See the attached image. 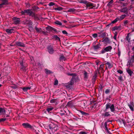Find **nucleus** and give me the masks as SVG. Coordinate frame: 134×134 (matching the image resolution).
<instances>
[{
	"mask_svg": "<svg viewBox=\"0 0 134 134\" xmlns=\"http://www.w3.org/2000/svg\"><path fill=\"white\" fill-rule=\"evenodd\" d=\"M80 3L83 4L84 5L86 6L87 8H89V9H97L98 7V4H97L96 5V4L89 2L85 0H82L80 1Z\"/></svg>",
	"mask_w": 134,
	"mask_h": 134,
	"instance_id": "1",
	"label": "nucleus"
},
{
	"mask_svg": "<svg viewBox=\"0 0 134 134\" xmlns=\"http://www.w3.org/2000/svg\"><path fill=\"white\" fill-rule=\"evenodd\" d=\"M109 108L110 109V110L111 112H113L115 110L114 106L113 104H107L106 105V107L105 110H107Z\"/></svg>",
	"mask_w": 134,
	"mask_h": 134,
	"instance_id": "2",
	"label": "nucleus"
},
{
	"mask_svg": "<svg viewBox=\"0 0 134 134\" xmlns=\"http://www.w3.org/2000/svg\"><path fill=\"white\" fill-rule=\"evenodd\" d=\"M21 13L22 15H25V13H26L30 15H32L33 14L32 12L30 9L24 10V11H21Z\"/></svg>",
	"mask_w": 134,
	"mask_h": 134,
	"instance_id": "3",
	"label": "nucleus"
},
{
	"mask_svg": "<svg viewBox=\"0 0 134 134\" xmlns=\"http://www.w3.org/2000/svg\"><path fill=\"white\" fill-rule=\"evenodd\" d=\"M13 20L14 24H19L20 22V19L16 17L13 18Z\"/></svg>",
	"mask_w": 134,
	"mask_h": 134,
	"instance_id": "4",
	"label": "nucleus"
},
{
	"mask_svg": "<svg viewBox=\"0 0 134 134\" xmlns=\"http://www.w3.org/2000/svg\"><path fill=\"white\" fill-rule=\"evenodd\" d=\"M106 67L109 69L111 68L113 66V64L112 63H110L109 62H107L105 64Z\"/></svg>",
	"mask_w": 134,
	"mask_h": 134,
	"instance_id": "5",
	"label": "nucleus"
},
{
	"mask_svg": "<svg viewBox=\"0 0 134 134\" xmlns=\"http://www.w3.org/2000/svg\"><path fill=\"white\" fill-rule=\"evenodd\" d=\"M48 50L49 53L50 54H53L54 51L53 48L51 46H49L48 47Z\"/></svg>",
	"mask_w": 134,
	"mask_h": 134,
	"instance_id": "6",
	"label": "nucleus"
},
{
	"mask_svg": "<svg viewBox=\"0 0 134 134\" xmlns=\"http://www.w3.org/2000/svg\"><path fill=\"white\" fill-rule=\"evenodd\" d=\"M128 106L129 107V108L131 110L133 111V107H134V104L132 102H130V104H129L128 105Z\"/></svg>",
	"mask_w": 134,
	"mask_h": 134,
	"instance_id": "7",
	"label": "nucleus"
},
{
	"mask_svg": "<svg viewBox=\"0 0 134 134\" xmlns=\"http://www.w3.org/2000/svg\"><path fill=\"white\" fill-rule=\"evenodd\" d=\"M127 8L126 7H125L120 10L119 11L123 13H127Z\"/></svg>",
	"mask_w": 134,
	"mask_h": 134,
	"instance_id": "8",
	"label": "nucleus"
},
{
	"mask_svg": "<svg viewBox=\"0 0 134 134\" xmlns=\"http://www.w3.org/2000/svg\"><path fill=\"white\" fill-rule=\"evenodd\" d=\"M22 125L25 128H31V126L28 123H23L22 124Z\"/></svg>",
	"mask_w": 134,
	"mask_h": 134,
	"instance_id": "9",
	"label": "nucleus"
},
{
	"mask_svg": "<svg viewBox=\"0 0 134 134\" xmlns=\"http://www.w3.org/2000/svg\"><path fill=\"white\" fill-rule=\"evenodd\" d=\"M16 45L19 46L21 47H24L25 46L24 44L22 43L19 42H16L15 43Z\"/></svg>",
	"mask_w": 134,
	"mask_h": 134,
	"instance_id": "10",
	"label": "nucleus"
},
{
	"mask_svg": "<svg viewBox=\"0 0 134 134\" xmlns=\"http://www.w3.org/2000/svg\"><path fill=\"white\" fill-rule=\"evenodd\" d=\"M35 29L36 31H37L38 32L40 33L41 32H42L43 33H45V32L44 31H42V30L41 29L38 28L36 27H35Z\"/></svg>",
	"mask_w": 134,
	"mask_h": 134,
	"instance_id": "11",
	"label": "nucleus"
},
{
	"mask_svg": "<svg viewBox=\"0 0 134 134\" xmlns=\"http://www.w3.org/2000/svg\"><path fill=\"white\" fill-rule=\"evenodd\" d=\"M5 30L8 33L11 34L13 32L14 29L12 28L10 29H6Z\"/></svg>",
	"mask_w": 134,
	"mask_h": 134,
	"instance_id": "12",
	"label": "nucleus"
},
{
	"mask_svg": "<svg viewBox=\"0 0 134 134\" xmlns=\"http://www.w3.org/2000/svg\"><path fill=\"white\" fill-rule=\"evenodd\" d=\"M112 47L109 46L106 47L104 49V50L107 52L110 51L112 49Z\"/></svg>",
	"mask_w": 134,
	"mask_h": 134,
	"instance_id": "13",
	"label": "nucleus"
},
{
	"mask_svg": "<svg viewBox=\"0 0 134 134\" xmlns=\"http://www.w3.org/2000/svg\"><path fill=\"white\" fill-rule=\"evenodd\" d=\"M126 71L130 75V76H131L133 72L132 71H131V70L129 68H127L126 69Z\"/></svg>",
	"mask_w": 134,
	"mask_h": 134,
	"instance_id": "14",
	"label": "nucleus"
},
{
	"mask_svg": "<svg viewBox=\"0 0 134 134\" xmlns=\"http://www.w3.org/2000/svg\"><path fill=\"white\" fill-rule=\"evenodd\" d=\"M5 113V111L3 108H0V115H4Z\"/></svg>",
	"mask_w": 134,
	"mask_h": 134,
	"instance_id": "15",
	"label": "nucleus"
},
{
	"mask_svg": "<svg viewBox=\"0 0 134 134\" xmlns=\"http://www.w3.org/2000/svg\"><path fill=\"white\" fill-rule=\"evenodd\" d=\"M126 16V15L125 14L121 15L119 17H118L119 21L123 19Z\"/></svg>",
	"mask_w": 134,
	"mask_h": 134,
	"instance_id": "16",
	"label": "nucleus"
},
{
	"mask_svg": "<svg viewBox=\"0 0 134 134\" xmlns=\"http://www.w3.org/2000/svg\"><path fill=\"white\" fill-rule=\"evenodd\" d=\"M104 128L106 131H107L108 133H109L110 132L108 131V128L107 127V124L106 122H105L104 124Z\"/></svg>",
	"mask_w": 134,
	"mask_h": 134,
	"instance_id": "17",
	"label": "nucleus"
},
{
	"mask_svg": "<svg viewBox=\"0 0 134 134\" xmlns=\"http://www.w3.org/2000/svg\"><path fill=\"white\" fill-rule=\"evenodd\" d=\"M100 44H97L96 46H94V48L95 49H97L100 47Z\"/></svg>",
	"mask_w": 134,
	"mask_h": 134,
	"instance_id": "18",
	"label": "nucleus"
},
{
	"mask_svg": "<svg viewBox=\"0 0 134 134\" xmlns=\"http://www.w3.org/2000/svg\"><path fill=\"white\" fill-rule=\"evenodd\" d=\"M118 21H119V17H117L113 21L111 22V23H113V24L114 23Z\"/></svg>",
	"mask_w": 134,
	"mask_h": 134,
	"instance_id": "19",
	"label": "nucleus"
},
{
	"mask_svg": "<svg viewBox=\"0 0 134 134\" xmlns=\"http://www.w3.org/2000/svg\"><path fill=\"white\" fill-rule=\"evenodd\" d=\"M118 21H119V17H117L113 21L111 22V23H113V24L114 23Z\"/></svg>",
	"mask_w": 134,
	"mask_h": 134,
	"instance_id": "20",
	"label": "nucleus"
},
{
	"mask_svg": "<svg viewBox=\"0 0 134 134\" xmlns=\"http://www.w3.org/2000/svg\"><path fill=\"white\" fill-rule=\"evenodd\" d=\"M46 73L47 74H50L52 73V72L51 70H48V69H45Z\"/></svg>",
	"mask_w": 134,
	"mask_h": 134,
	"instance_id": "21",
	"label": "nucleus"
},
{
	"mask_svg": "<svg viewBox=\"0 0 134 134\" xmlns=\"http://www.w3.org/2000/svg\"><path fill=\"white\" fill-rule=\"evenodd\" d=\"M75 11V9L74 8H70L67 10V12H74Z\"/></svg>",
	"mask_w": 134,
	"mask_h": 134,
	"instance_id": "22",
	"label": "nucleus"
},
{
	"mask_svg": "<svg viewBox=\"0 0 134 134\" xmlns=\"http://www.w3.org/2000/svg\"><path fill=\"white\" fill-rule=\"evenodd\" d=\"M54 23L55 24L59 25L60 26H61L62 25V23L61 22L58 21H55Z\"/></svg>",
	"mask_w": 134,
	"mask_h": 134,
	"instance_id": "23",
	"label": "nucleus"
},
{
	"mask_svg": "<svg viewBox=\"0 0 134 134\" xmlns=\"http://www.w3.org/2000/svg\"><path fill=\"white\" fill-rule=\"evenodd\" d=\"M63 8L61 7H58L56 8H55L54 9L55 10L60 11L63 10Z\"/></svg>",
	"mask_w": 134,
	"mask_h": 134,
	"instance_id": "24",
	"label": "nucleus"
},
{
	"mask_svg": "<svg viewBox=\"0 0 134 134\" xmlns=\"http://www.w3.org/2000/svg\"><path fill=\"white\" fill-rule=\"evenodd\" d=\"M31 88V87H25L23 88V90L24 91H27V90H30Z\"/></svg>",
	"mask_w": 134,
	"mask_h": 134,
	"instance_id": "25",
	"label": "nucleus"
},
{
	"mask_svg": "<svg viewBox=\"0 0 134 134\" xmlns=\"http://www.w3.org/2000/svg\"><path fill=\"white\" fill-rule=\"evenodd\" d=\"M53 109V107H50L48 108L47 109V110L48 112H49Z\"/></svg>",
	"mask_w": 134,
	"mask_h": 134,
	"instance_id": "26",
	"label": "nucleus"
},
{
	"mask_svg": "<svg viewBox=\"0 0 134 134\" xmlns=\"http://www.w3.org/2000/svg\"><path fill=\"white\" fill-rule=\"evenodd\" d=\"M60 60H65V58L63 55H61L60 57Z\"/></svg>",
	"mask_w": 134,
	"mask_h": 134,
	"instance_id": "27",
	"label": "nucleus"
},
{
	"mask_svg": "<svg viewBox=\"0 0 134 134\" xmlns=\"http://www.w3.org/2000/svg\"><path fill=\"white\" fill-rule=\"evenodd\" d=\"M20 65H21V67L22 69H23V61H20Z\"/></svg>",
	"mask_w": 134,
	"mask_h": 134,
	"instance_id": "28",
	"label": "nucleus"
},
{
	"mask_svg": "<svg viewBox=\"0 0 134 134\" xmlns=\"http://www.w3.org/2000/svg\"><path fill=\"white\" fill-rule=\"evenodd\" d=\"M54 38L56 40H58L59 41L60 40L59 38L56 35L54 36Z\"/></svg>",
	"mask_w": 134,
	"mask_h": 134,
	"instance_id": "29",
	"label": "nucleus"
},
{
	"mask_svg": "<svg viewBox=\"0 0 134 134\" xmlns=\"http://www.w3.org/2000/svg\"><path fill=\"white\" fill-rule=\"evenodd\" d=\"M46 29L47 30L49 31L51 30V27L50 26H48L46 27Z\"/></svg>",
	"mask_w": 134,
	"mask_h": 134,
	"instance_id": "30",
	"label": "nucleus"
},
{
	"mask_svg": "<svg viewBox=\"0 0 134 134\" xmlns=\"http://www.w3.org/2000/svg\"><path fill=\"white\" fill-rule=\"evenodd\" d=\"M113 0H111L107 4V5L108 6H110L111 5V4L113 3Z\"/></svg>",
	"mask_w": 134,
	"mask_h": 134,
	"instance_id": "31",
	"label": "nucleus"
},
{
	"mask_svg": "<svg viewBox=\"0 0 134 134\" xmlns=\"http://www.w3.org/2000/svg\"><path fill=\"white\" fill-rule=\"evenodd\" d=\"M84 78H87V73L86 72H85L84 73Z\"/></svg>",
	"mask_w": 134,
	"mask_h": 134,
	"instance_id": "32",
	"label": "nucleus"
},
{
	"mask_svg": "<svg viewBox=\"0 0 134 134\" xmlns=\"http://www.w3.org/2000/svg\"><path fill=\"white\" fill-rule=\"evenodd\" d=\"M119 27L117 26H115L113 28L112 30L113 31H114L116 30H117Z\"/></svg>",
	"mask_w": 134,
	"mask_h": 134,
	"instance_id": "33",
	"label": "nucleus"
},
{
	"mask_svg": "<svg viewBox=\"0 0 134 134\" xmlns=\"http://www.w3.org/2000/svg\"><path fill=\"white\" fill-rule=\"evenodd\" d=\"M54 3L52 2H51L50 3H49V5L50 6H53L54 5Z\"/></svg>",
	"mask_w": 134,
	"mask_h": 134,
	"instance_id": "34",
	"label": "nucleus"
},
{
	"mask_svg": "<svg viewBox=\"0 0 134 134\" xmlns=\"http://www.w3.org/2000/svg\"><path fill=\"white\" fill-rule=\"evenodd\" d=\"M104 64L103 63L101 65H100V69H103V68L104 67Z\"/></svg>",
	"mask_w": 134,
	"mask_h": 134,
	"instance_id": "35",
	"label": "nucleus"
},
{
	"mask_svg": "<svg viewBox=\"0 0 134 134\" xmlns=\"http://www.w3.org/2000/svg\"><path fill=\"white\" fill-rule=\"evenodd\" d=\"M105 116H108L110 115V114H109L108 112L105 113L104 115Z\"/></svg>",
	"mask_w": 134,
	"mask_h": 134,
	"instance_id": "36",
	"label": "nucleus"
},
{
	"mask_svg": "<svg viewBox=\"0 0 134 134\" xmlns=\"http://www.w3.org/2000/svg\"><path fill=\"white\" fill-rule=\"evenodd\" d=\"M92 36L94 38L97 37V34H94L92 35Z\"/></svg>",
	"mask_w": 134,
	"mask_h": 134,
	"instance_id": "37",
	"label": "nucleus"
},
{
	"mask_svg": "<svg viewBox=\"0 0 134 134\" xmlns=\"http://www.w3.org/2000/svg\"><path fill=\"white\" fill-rule=\"evenodd\" d=\"M110 92V90L108 89H107L105 91V93L106 94H108Z\"/></svg>",
	"mask_w": 134,
	"mask_h": 134,
	"instance_id": "38",
	"label": "nucleus"
},
{
	"mask_svg": "<svg viewBox=\"0 0 134 134\" xmlns=\"http://www.w3.org/2000/svg\"><path fill=\"white\" fill-rule=\"evenodd\" d=\"M55 99H53L52 100H51L50 101V102L51 103H54V102H55Z\"/></svg>",
	"mask_w": 134,
	"mask_h": 134,
	"instance_id": "39",
	"label": "nucleus"
},
{
	"mask_svg": "<svg viewBox=\"0 0 134 134\" xmlns=\"http://www.w3.org/2000/svg\"><path fill=\"white\" fill-rule=\"evenodd\" d=\"M109 41V40H108V38H105V39H104V40L103 41L104 42H108Z\"/></svg>",
	"mask_w": 134,
	"mask_h": 134,
	"instance_id": "40",
	"label": "nucleus"
},
{
	"mask_svg": "<svg viewBox=\"0 0 134 134\" xmlns=\"http://www.w3.org/2000/svg\"><path fill=\"white\" fill-rule=\"evenodd\" d=\"M58 81L57 80H56L54 82V85H58Z\"/></svg>",
	"mask_w": 134,
	"mask_h": 134,
	"instance_id": "41",
	"label": "nucleus"
},
{
	"mask_svg": "<svg viewBox=\"0 0 134 134\" xmlns=\"http://www.w3.org/2000/svg\"><path fill=\"white\" fill-rule=\"evenodd\" d=\"M117 72L120 74H122L123 72L122 71L120 70H118Z\"/></svg>",
	"mask_w": 134,
	"mask_h": 134,
	"instance_id": "42",
	"label": "nucleus"
},
{
	"mask_svg": "<svg viewBox=\"0 0 134 134\" xmlns=\"http://www.w3.org/2000/svg\"><path fill=\"white\" fill-rule=\"evenodd\" d=\"M4 4H5L4 3H2L1 4H0V8H2L3 7V5Z\"/></svg>",
	"mask_w": 134,
	"mask_h": 134,
	"instance_id": "43",
	"label": "nucleus"
},
{
	"mask_svg": "<svg viewBox=\"0 0 134 134\" xmlns=\"http://www.w3.org/2000/svg\"><path fill=\"white\" fill-rule=\"evenodd\" d=\"M80 134H87V133L84 131H81L80 132Z\"/></svg>",
	"mask_w": 134,
	"mask_h": 134,
	"instance_id": "44",
	"label": "nucleus"
},
{
	"mask_svg": "<svg viewBox=\"0 0 134 134\" xmlns=\"http://www.w3.org/2000/svg\"><path fill=\"white\" fill-rule=\"evenodd\" d=\"M118 79L119 80L122 81V77L120 76L118 78Z\"/></svg>",
	"mask_w": 134,
	"mask_h": 134,
	"instance_id": "45",
	"label": "nucleus"
},
{
	"mask_svg": "<svg viewBox=\"0 0 134 134\" xmlns=\"http://www.w3.org/2000/svg\"><path fill=\"white\" fill-rule=\"evenodd\" d=\"M6 120V119L2 118L0 119V122L1 121H5Z\"/></svg>",
	"mask_w": 134,
	"mask_h": 134,
	"instance_id": "46",
	"label": "nucleus"
},
{
	"mask_svg": "<svg viewBox=\"0 0 134 134\" xmlns=\"http://www.w3.org/2000/svg\"><path fill=\"white\" fill-rule=\"evenodd\" d=\"M100 62L99 60H97L96 62V64L97 65H99V64L100 63Z\"/></svg>",
	"mask_w": 134,
	"mask_h": 134,
	"instance_id": "47",
	"label": "nucleus"
},
{
	"mask_svg": "<svg viewBox=\"0 0 134 134\" xmlns=\"http://www.w3.org/2000/svg\"><path fill=\"white\" fill-rule=\"evenodd\" d=\"M62 33L64 34H67L68 33L65 30H64L62 31Z\"/></svg>",
	"mask_w": 134,
	"mask_h": 134,
	"instance_id": "48",
	"label": "nucleus"
},
{
	"mask_svg": "<svg viewBox=\"0 0 134 134\" xmlns=\"http://www.w3.org/2000/svg\"><path fill=\"white\" fill-rule=\"evenodd\" d=\"M0 1H2L3 3H5L7 1V0H0Z\"/></svg>",
	"mask_w": 134,
	"mask_h": 134,
	"instance_id": "49",
	"label": "nucleus"
},
{
	"mask_svg": "<svg viewBox=\"0 0 134 134\" xmlns=\"http://www.w3.org/2000/svg\"><path fill=\"white\" fill-rule=\"evenodd\" d=\"M49 128L50 129H53V128H54L55 127H53L51 126V125H49Z\"/></svg>",
	"mask_w": 134,
	"mask_h": 134,
	"instance_id": "50",
	"label": "nucleus"
},
{
	"mask_svg": "<svg viewBox=\"0 0 134 134\" xmlns=\"http://www.w3.org/2000/svg\"><path fill=\"white\" fill-rule=\"evenodd\" d=\"M128 23V21L127 20H125L124 22V24H126Z\"/></svg>",
	"mask_w": 134,
	"mask_h": 134,
	"instance_id": "51",
	"label": "nucleus"
},
{
	"mask_svg": "<svg viewBox=\"0 0 134 134\" xmlns=\"http://www.w3.org/2000/svg\"><path fill=\"white\" fill-rule=\"evenodd\" d=\"M116 35H114V38L116 40Z\"/></svg>",
	"mask_w": 134,
	"mask_h": 134,
	"instance_id": "52",
	"label": "nucleus"
},
{
	"mask_svg": "<svg viewBox=\"0 0 134 134\" xmlns=\"http://www.w3.org/2000/svg\"><path fill=\"white\" fill-rule=\"evenodd\" d=\"M80 112H81V113L82 114H84L85 113H84V112L82 111H80Z\"/></svg>",
	"mask_w": 134,
	"mask_h": 134,
	"instance_id": "53",
	"label": "nucleus"
},
{
	"mask_svg": "<svg viewBox=\"0 0 134 134\" xmlns=\"http://www.w3.org/2000/svg\"><path fill=\"white\" fill-rule=\"evenodd\" d=\"M114 35H116V36H117V33L116 32H115L114 33Z\"/></svg>",
	"mask_w": 134,
	"mask_h": 134,
	"instance_id": "54",
	"label": "nucleus"
},
{
	"mask_svg": "<svg viewBox=\"0 0 134 134\" xmlns=\"http://www.w3.org/2000/svg\"><path fill=\"white\" fill-rule=\"evenodd\" d=\"M63 22L65 23H66L67 21H66L65 20H63Z\"/></svg>",
	"mask_w": 134,
	"mask_h": 134,
	"instance_id": "55",
	"label": "nucleus"
},
{
	"mask_svg": "<svg viewBox=\"0 0 134 134\" xmlns=\"http://www.w3.org/2000/svg\"><path fill=\"white\" fill-rule=\"evenodd\" d=\"M132 50L134 51V46L132 48Z\"/></svg>",
	"mask_w": 134,
	"mask_h": 134,
	"instance_id": "56",
	"label": "nucleus"
},
{
	"mask_svg": "<svg viewBox=\"0 0 134 134\" xmlns=\"http://www.w3.org/2000/svg\"><path fill=\"white\" fill-rule=\"evenodd\" d=\"M2 86V85L1 84H0V87Z\"/></svg>",
	"mask_w": 134,
	"mask_h": 134,
	"instance_id": "57",
	"label": "nucleus"
},
{
	"mask_svg": "<svg viewBox=\"0 0 134 134\" xmlns=\"http://www.w3.org/2000/svg\"><path fill=\"white\" fill-rule=\"evenodd\" d=\"M132 31H134V28H133V29H132Z\"/></svg>",
	"mask_w": 134,
	"mask_h": 134,
	"instance_id": "58",
	"label": "nucleus"
},
{
	"mask_svg": "<svg viewBox=\"0 0 134 134\" xmlns=\"http://www.w3.org/2000/svg\"><path fill=\"white\" fill-rule=\"evenodd\" d=\"M118 55H119V56H120V53H119Z\"/></svg>",
	"mask_w": 134,
	"mask_h": 134,
	"instance_id": "59",
	"label": "nucleus"
},
{
	"mask_svg": "<svg viewBox=\"0 0 134 134\" xmlns=\"http://www.w3.org/2000/svg\"><path fill=\"white\" fill-rule=\"evenodd\" d=\"M132 57L134 58V55L132 56Z\"/></svg>",
	"mask_w": 134,
	"mask_h": 134,
	"instance_id": "60",
	"label": "nucleus"
},
{
	"mask_svg": "<svg viewBox=\"0 0 134 134\" xmlns=\"http://www.w3.org/2000/svg\"><path fill=\"white\" fill-rule=\"evenodd\" d=\"M132 1H134V0H132Z\"/></svg>",
	"mask_w": 134,
	"mask_h": 134,
	"instance_id": "61",
	"label": "nucleus"
},
{
	"mask_svg": "<svg viewBox=\"0 0 134 134\" xmlns=\"http://www.w3.org/2000/svg\"><path fill=\"white\" fill-rule=\"evenodd\" d=\"M25 69V68H24V70Z\"/></svg>",
	"mask_w": 134,
	"mask_h": 134,
	"instance_id": "62",
	"label": "nucleus"
},
{
	"mask_svg": "<svg viewBox=\"0 0 134 134\" xmlns=\"http://www.w3.org/2000/svg\"><path fill=\"white\" fill-rule=\"evenodd\" d=\"M1 76V74H0V77Z\"/></svg>",
	"mask_w": 134,
	"mask_h": 134,
	"instance_id": "63",
	"label": "nucleus"
},
{
	"mask_svg": "<svg viewBox=\"0 0 134 134\" xmlns=\"http://www.w3.org/2000/svg\"><path fill=\"white\" fill-rule=\"evenodd\" d=\"M36 134H37V133Z\"/></svg>",
	"mask_w": 134,
	"mask_h": 134,
	"instance_id": "64",
	"label": "nucleus"
}]
</instances>
